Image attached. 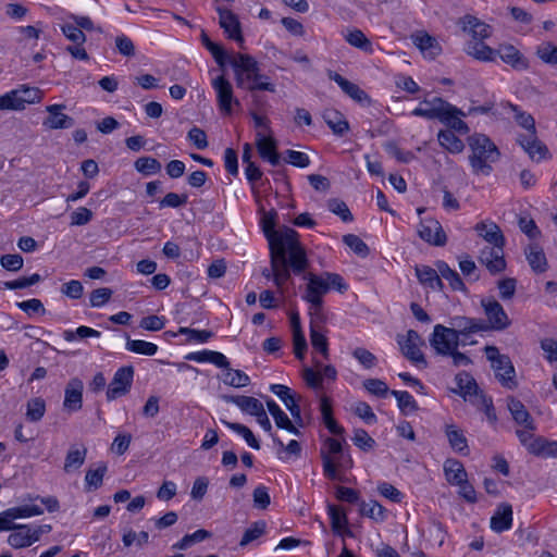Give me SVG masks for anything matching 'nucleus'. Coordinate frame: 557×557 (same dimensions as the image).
<instances>
[{"instance_id":"28","label":"nucleus","mask_w":557,"mask_h":557,"mask_svg":"<svg viewBox=\"0 0 557 557\" xmlns=\"http://www.w3.org/2000/svg\"><path fill=\"white\" fill-rule=\"evenodd\" d=\"M329 78L334 81L342 88V90L355 101L363 102L368 99V95L364 90H362L358 85L343 77L341 74L331 71L329 72Z\"/></svg>"},{"instance_id":"17","label":"nucleus","mask_w":557,"mask_h":557,"mask_svg":"<svg viewBox=\"0 0 557 557\" xmlns=\"http://www.w3.org/2000/svg\"><path fill=\"white\" fill-rule=\"evenodd\" d=\"M83 381L78 377L71 379L64 389L63 407L69 412H76L83 407Z\"/></svg>"},{"instance_id":"52","label":"nucleus","mask_w":557,"mask_h":557,"mask_svg":"<svg viewBox=\"0 0 557 557\" xmlns=\"http://www.w3.org/2000/svg\"><path fill=\"white\" fill-rule=\"evenodd\" d=\"M24 109L25 104L20 97V91L17 88L0 96V110L21 111Z\"/></svg>"},{"instance_id":"14","label":"nucleus","mask_w":557,"mask_h":557,"mask_svg":"<svg viewBox=\"0 0 557 557\" xmlns=\"http://www.w3.org/2000/svg\"><path fill=\"white\" fill-rule=\"evenodd\" d=\"M420 238L433 246H444L447 242L446 234L435 219H425L420 222L418 227Z\"/></svg>"},{"instance_id":"48","label":"nucleus","mask_w":557,"mask_h":557,"mask_svg":"<svg viewBox=\"0 0 557 557\" xmlns=\"http://www.w3.org/2000/svg\"><path fill=\"white\" fill-rule=\"evenodd\" d=\"M391 395L396 398L398 408L404 414L414 412L419 409L413 396L408 392L394 389L391 391Z\"/></svg>"},{"instance_id":"20","label":"nucleus","mask_w":557,"mask_h":557,"mask_svg":"<svg viewBox=\"0 0 557 557\" xmlns=\"http://www.w3.org/2000/svg\"><path fill=\"white\" fill-rule=\"evenodd\" d=\"M444 108L447 107V101L441 97H434L432 99H424L421 102V107H418L411 111V115L424 117L426 120H438L445 113Z\"/></svg>"},{"instance_id":"35","label":"nucleus","mask_w":557,"mask_h":557,"mask_svg":"<svg viewBox=\"0 0 557 557\" xmlns=\"http://www.w3.org/2000/svg\"><path fill=\"white\" fill-rule=\"evenodd\" d=\"M323 120L327 124V126L333 131V133L337 136H343L345 133L349 131L348 121L337 110H325L323 113Z\"/></svg>"},{"instance_id":"56","label":"nucleus","mask_w":557,"mask_h":557,"mask_svg":"<svg viewBox=\"0 0 557 557\" xmlns=\"http://www.w3.org/2000/svg\"><path fill=\"white\" fill-rule=\"evenodd\" d=\"M343 243L348 246L356 255L364 258L369 255L368 245L357 235L347 234L343 236Z\"/></svg>"},{"instance_id":"3","label":"nucleus","mask_w":557,"mask_h":557,"mask_svg":"<svg viewBox=\"0 0 557 557\" xmlns=\"http://www.w3.org/2000/svg\"><path fill=\"white\" fill-rule=\"evenodd\" d=\"M470 149L469 163L475 175L487 176L493 171V163L497 162L500 152L496 145L484 134L475 133L468 137Z\"/></svg>"},{"instance_id":"24","label":"nucleus","mask_w":557,"mask_h":557,"mask_svg":"<svg viewBox=\"0 0 557 557\" xmlns=\"http://www.w3.org/2000/svg\"><path fill=\"white\" fill-rule=\"evenodd\" d=\"M447 107L448 108H444L445 113L440 117V121L449 128L448 131L460 135L468 134L470 128L467 123L461 120L465 113L449 102H447Z\"/></svg>"},{"instance_id":"58","label":"nucleus","mask_w":557,"mask_h":557,"mask_svg":"<svg viewBox=\"0 0 557 557\" xmlns=\"http://www.w3.org/2000/svg\"><path fill=\"white\" fill-rule=\"evenodd\" d=\"M536 55L546 64L557 65V47L549 41L536 48Z\"/></svg>"},{"instance_id":"32","label":"nucleus","mask_w":557,"mask_h":557,"mask_svg":"<svg viewBox=\"0 0 557 557\" xmlns=\"http://www.w3.org/2000/svg\"><path fill=\"white\" fill-rule=\"evenodd\" d=\"M468 55L483 62L496 59V50L485 45L483 40L469 41L465 48Z\"/></svg>"},{"instance_id":"46","label":"nucleus","mask_w":557,"mask_h":557,"mask_svg":"<svg viewBox=\"0 0 557 557\" xmlns=\"http://www.w3.org/2000/svg\"><path fill=\"white\" fill-rule=\"evenodd\" d=\"M223 383L232 387H245L249 385V376L242 370L232 369L228 367L223 372Z\"/></svg>"},{"instance_id":"36","label":"nucleus","mask_w":557,"mask_h":557,"mask_svg":"<svg viewBox=\"0 0 557 557\" xmlns=\"http://www.w3.org/2000/svg\"><path fill=\"white\" fill-rule=\"evenodd\" d=\"M87 456V448L82 445L81 447L72 446L66 453L63 470L66 473L77 471L85 462Z\"/></svg>"},{"instance_id":"53","label":"nucleus","mask_w":557,"mask_h":557,"mask_svg":"<svg viewBox=\"0 0 557 557\" xmlns=\"http://www.w3.org/2000/svg\"><path fill=\"white\" fill-rule=\"evenodd\" d=\"M230 430L243 436L246 443L253 449H260V443L249 428L237 422L222 421Z\"/></svg>"},{"instance_id":"64","label":"nucleus","mask_w":557,"mask_h":557,"mask_svg":"<svg viewBox=\"0 0 557 557\" xmlns=\"http://www.w3.org/2000/svg\"><path fill=\"white\" fill-rule=\"evenodd\" d=\"M327 207L331 212L341 216V219L344 222L352 221L354 216H352L349 208L347 207V205L344 201H342L339 199H330L327 202Z\"/></svg>"},{"instance_id":"23","label":"nucleus","mask_w":557,"mask_h":557,"mask_svg":"<svg viewBox=\"0 0 557 557\" xmlns=\"http://www.w3.org/2000/svg\"><path fill=\"white\" fill-rule=\"evenodd\" d=\"M270 391L275 394L285 405L287 410L295 419L296 424L302 426V418L299 405L295 400V396L288 386L283 384H272Z\"/></svg>"},{"instance_id":"54","label":"nucleus","mask_w":557,"mask_h":557,"mask_svg":"<svg viewBox=\"0 0 557 557\" xmlns=\"http://www.w3.org/2000/svg\"><path fill=\"white\" fill-rule=\"evenodd\" d=\"M134 166H135L136 171H138L139 173H141L146 176L157 174L162 169L161 163L152 157L138 158L135 161Z\"/></svg>"},{"instance_id":"63","label":"nucleus","mask_w":557,"mask_h":557,"mask_svg":"<svg viewBox=\"0 0 557 557\" xmlns=\"http://www.w3.org/2000/svg\"><path fill=\"white\" fill-rule=\"evenodd\" d=\"M115 47L117 52L123 57L132 58L136 54L133 40L124 34L115 37Z\"/></svg>"},{"instance_id":"45","label":"nucleus","mask_w":557,"mask_h":557,"mask_svg":"<svg viewBox=\"0 0 557 557\" xmlns=\"http://www.w3.org/2000/svg\"><path fill=\"white\" fill-rule=\"evenodd\" d=\"M46 413V401L41 397L30 398L26 403L25 417L29 422H38Z\"/></svg>"},{"instance_id":"51","label":"nucleus","mask_w":557,"mask_h":557,"mask_svg":"<svg viewBox=\"0 0 557 557\" xmlns=\"http://www.w3.org/2000/svg\"><path fill=\"white\" fill-rule=\"evenodd\" d=\"M360 513L376 522H383L386 518L384 507L375 500L362 502L360 504Z\"/></svg>"},{"instance_id":"55","label":"nucleus","mask_w":557,"mask_h":557,"mask_svg":"<svg viewBox=\"0 0 557 557\" xmlns=\"http://www.w3.org/2000/svg\"><path fill=\"white\" fill-rule=\"evenodd\" d=\"M265 528L267 523L262 520L253 522L252 525L244 532L239 546L245 547L251 542L258 540L264 534Z\"/></svg>"},{"instance_id":"33","label":"nucleus","mask_w":557,"mask_h":557,"mask_svg":"<svg viewBox=\"0 0 557 557\" xmlns=\"http://www.w3.org/2000/svg\"><path fill=\"white\" fill-rule=\"evenodd\" d=\"M416 275L419 282L428 288L433 290L443 289V283L440 278L437 271L429 265L416 267Z\"/></svg>"},{"instance_id":"16","label":"nucleus","mask_w":557,"mask_h":557,"mask_svg":"<svg viewBox=\"0 0 557 557\" xmlns=\"http://www.w3.org/2000/svg\"><path fill=\"white\" fill-rule=\"evenodd\" d=\"M504 246H486L479 256V260L484 264L492 274L499 273L505 270L506 261L504 258Z\"/></svg>"},{"instance_id":"59","label":"nucleus","mask_w":557,"mask_h":557,"mask_svg":"<svg viewBox=\"0 0 557 557\" xmlns=\"http://www.w3.org/2000/svg\"><path fill=\"white\" fill-rule=\"evenodd\" d=\"M210 535H211L210 532H208L207 530L199 529L191 534L184 535L180 542L174 544L173 547L177 548V549H186L194 543H199V542L205 541L206 539L210 537Z\"/></svg>"},{"instance_id":"31","label":"nucleus","mask_w":557,"mask_h":557,"mask_svg":"<svg viewBox=\"0 0 557 557\" xmlns=\"http://www.w3.org/2000/svg\"><path fill=\"white\" fill-rule=\"evenodd\" d=\"M475 231L483 237L488 244L493 246H504L505 237L499 226L494 222H480L475 225Z\"/></svg>"},{"instance_id":"44","label":"nucleus","mask_w":557,"mask_h":557,"mask_svg":"<svg viewBox=\"0 0 557 557\" xmlns=\"http://www.w3.org/2000/svg\"><path fill=\"white\" fill-rule=\"evenodd\" d=\"M310 342L314 350H318L324 359L330 358L329 342L321 326H310Z\"/></svg>"},{"instance_id":"9","label":"nucleus","mask_w":557,"mask_h":557,"mask_svg":"<svg viewBox=\"0 0 557 557\" xmlns=\"http://www.w3.org/2000/svg\"><path fill=\"white\" fill-rule=\"evenodd\" d=\"M134 372L133 366H124L115 371L107 389V399L109 401L120 398L131 391Z\"/></svg>"},{"instance_id":"62","label":"nucleus","mask_w":557,"mask_h":557,"mask_svg":"<svg viewBox=\"0 0 557 557\" xmlns=\"http://www.w3.org/2000/svg\"><path fill=\"white\" fill-rule=\"evenodd\" d=\"M177 334H184L187 335L188 342H196V343H207L212 336L213 333L208 330H195L189 327H180Z\"/></svg>"},{"instance_id":"30","label":"nucleus","mask_w":557,"mask_h":557,"mask_svg":"<svg viewBox=\"0 0 557 557\" xmlns=\"http://www.w3.org/2000/svg\"><path fill=\"white\" fill-rule=\"evenodd\" d=\"M344 39L354 48L361 50L367 54L374 52L372 41L359 28H348L344 33Z\"/></svg>"},{"instance_id":"40","label":"nucleus","mask_w":557,"mask_h":557,"mask_svg":"<svg viewBox=\"0 0 557 557\" xmlns=\"http://www.w3.org/2000/svg\"><path fill=\"white\" fill-rule=\"evenodd\" d=\"M329 516H330L331 525H332V529L334 532H336L338 534H342L344 532L348 536L352 535L351 531L348 530V528H347V525H348L347 516L341 507L335 506V505H329Z\"/></svg>"},{"instance_id":"1","label":"nucleus","mask_w":557,"mask_h":557,"mask_svg":"<svg viewBox=\"0 0 557 557\" xmlns=\"http://www.w3.org/2000/svg\"><path fill=\"white\" fill-rule=\"evenodd\" d=\"M261 225L269 242L270 257L275 276V286L282 292L285 283L290 278L289 268L294 273L300 274L308 267L304 248L298 240V234L290 227L275 230L276 212H264Z\"/></svg>"},{"instance_id":"29","label":"nucleus","mask_w":557,"mask_h":557,"mask_svg":"<svg viewBox=\"0 0 557 557\" xmlns=\"http://www.w3.org/2000/svg\"><path fill=\"white\" fill-rule=\"evenodd\" d=\"M13 531L8 536V543L13 548L28 547L36 542V536H33L32 529L26 524H16Z\"/></svg>"},{"instance_id":"60","label":"nucleus","mask_w":557,"mask_h":557,"mask_svg":"<svg viewBox=\"0 0 557 557\" xmlns=\"http://www.w3.org/2000/svg\"><path fill=\"white\" fill-rule=\"evenodd\" d=\"M352 443L363 451H370L375 447V441L363 429L354 431Z\"/></svg>"},{"instance_id":"11","label":"nucleus","mask_w":557,"mask_h":557,"mask_svg":"<svg viewBox=\"0 0 557 557\" xmlns=\"http://www.w3.org/2000/svg\"><path fill=\"white\" fill-rule=\"evenodd\" d=\"M398 344L400 346L403 355L416 364L426 366V360L424 358L423 352L420 349V346L423 344V341L418 332L413 330H409L405 337H398Z\"/></svg>"},{"instance_id":"43","label":"nucleus","mask_w":557,"mask_h":557,"mask_svg":"<svg viewBox=\"0 0 557 557\" xmlns=\"http://www.w3.org/2000/svg\"><path fill=\"white\" fill-rule=\"evenodd\" d=\"M125 349L137 355L154 356L158 351V346L151 342L132 339L129 336H126Z\"/></svg>"},{"instance_id":"2","label":"nucleus","mask_w":557,"mask_h":557,"mask_svg":"<svg viewBox=\"0 0 557 557\" xmlns=\"http://www.w3.org/2000/svg\"><path fill=\"white\" fill-rule=\"evenodd\" d=\"M230 63L238 88L250 92L258 90L275 92V85L270 82L269 76L261 73L258 62L251 55L238 53L231 59Z\"/></svg>"},{"instance_id":"34","label":"nucleus","mask_w":557,"mask_h":557,"mask_svg":"<svg viewBox=\"0 0 557 557\" xmlns=\"http://www.w3.org/2000/svg\"><path fill=\"white\" fill-rule=\"evenodd\" d=\"M525 258L535 273H544L548 268L546 256L543 249L536 244L529 245L525 249Z\"/></svg>"},{"instance_id":"8","label":"nucleus","mask_w":557,"mask_h":557,"mask_svg":"<svg viewBox=\"0 0 557 557\" xmlns=\"http://www.w3.org/2000/svg\"><path fill=\"white\" fill-rule=\"evenodd\" d=\"M314 369L305 367L302 379L308 387L320 391L323 388L324 380L334 382L337 379V370L332 364L323 366L321 361L313 359Z\"/></svg>"},{"instance_id":"22","label":"nucleus","mask_w":557,"mask_h":557,"mask_svg":"<svg viewBox=\"0 0 557 557\" xmlns=\"http://www.w3.org/2000/svg\"><path fill=\"white\" fill-rule=\"evenodd\" d=\"M308 281L305 295L302 298L306 301H323V296L329 292V286L325 283L324 276L308 273L304 276Z\"/></svg>"},{"instance_id":"47","label":"nucleus","mask_w":557,"mask_h":557,"mask_svg":"<svg viewBox=\"0 0 557 557\" xmlns=\"http://www.w3.org/2000/svg\"><path fill=\"white\" fill-rule=\"evenodd\" d=\"M108 471V467L104 462L98 463L96 469H88L85 475L86 488L97 490L102 485L103 476Z\"/></svg>"},{"instance_id":"27","label":"nucleus","mask_w":557,"mask_h":557,"mask_svg":"<svg viewBox=\"0 0 557 557\" xmlns=\"http://www.w3.org/2000/svg\"><path fill=\"white\" fill-rule=\"evenodd\" d=\"M508 409L513 418V420L524 428L529 430H535L534 421L527 410L525 406L515 397H509L507 400Z\"/></svg>"},{"instance_id":"21","label":"nucleus","mask_w":557,"mask_h":557,"mask_svg":"<svg viewBox=\"0 0 557 557\" xmlns=\"http://www.w3.org/2000/svg\"><path fill=\"white\" fill-rule=\"evenodd\" d=\"M256 146L259 156L271 165L276 166L281 163V156L277 152L274 138L265 136L262 132H258L256 135Z\"/></svg>"},{"instance_id":"37","label":"nucleus","mask_w":557,"mask_h":557,"mask_svg":"<svg viewBox=\"0 0 557 557\" xmlns=\"http://www.w3.org/2000/svg\"><path fill=\"white\" fill-rule=\"evenodd\" d=\"M445 434L448 438L450 447L462 455L469 454L468 441L463 434V432L457 429L454 424H448L445 428Z\"/></svg>"},{"instance_id":"41","label":"nucleus","mask_w":557,"mask_h":557,"mask_svg":"<svg viewBox=\"0 0 557 557\" xmlns=\"http://www.w3.org/2000/svg\"><path fill=\"white\" fill-rule=\"evenodd\" d=\"M228 400L234 403L242 411L255 417L264 409L262 403L251 396H232Z\"/></svg>"},{"instance_id":"13","label":"nucleus","mask_w":557,"mask_h":557,"mask_svg":"<svg viewBox=\"0 0 557 557\" xmlns=\"http://www.w3.org/2000/svg\"><path fill=\"white\" fill-rule=\"evenodd\" d=\"M219 13V24L227 37L236 42L243 48L244 37L242 33V25L236 14H234L231 10L224 8L216 9Z\"/></svg>"},{"instance_id":"50","label":"nucleus","mask_w":557,"mask_h":557,"mask_svg":"<svg viewBox=\"0 0 557 557\" xmlns=\"http://www.w3.org/2000/svg\"><path fill=\"white\" fill-rule=\"evenodd\" d=\"M456 383L460 389V395L465 399H467V397H472L479 391L475 380L466 372L458 373L456 375Z\"/></svg>"},{"instance_id":"61","label":"nucleus","mask_w":557,"mask_h":557,"mask_svg":"<svg viewBox=\"0 0 557 557\" xmlns=\"http://www.w3.org/2000/svg\"><path fill=\"white\" fill-rule=\"evenodd\" d=\"M17 89L25 106L39 103L44 96L42 91L37 87L21 85Z\"/></svg>"},{"instance_id":"39","label":"nucleus","mask_w":557,"mask_h":557,"mask_svg":"<svg viewBox=\"0 0 557 557\" xmlns=\"http://www.w3.org/2000/svg\"><path fill=\"white\" fill-rule=\"evenodd\" d=\"M437 140L441 147L453 154L461 153L465 149L463 141L453 131L441 129L437 133Z\"/></svg>"},{"instance_id":"26","label":"nucleus","mask_w":557,"mask_h":557,"mask_svg":"<svg viewBox=\"0 0 557 557\" xmlns=\"http://www.w3.org/2000/svg\"><path fill=\"white\" fill-rule=\"evenodd\" d=\"M512 525V507L507 503L500 504L491 518V528L493 531L502 533L509 530Z\"/></svg>"},{"instance_id":"25","label":"nucleus","mask_w":557,"mask_h":557,"mask_svg":"<svg viewBox=\"0 0 557 557\" xmlns=\"http://www.w3.org/2000/svg\"><path fill=\"white\" fill-rule=\"evenodd\" d=\"M497 55L503 62L509 64L517 71H524L529 67L527 58L512 45H500L496 50V57Z\"/></svg>"},{"instance_id":"19","label":"nucleus","mask_w":557,"mask_h":557,"mask_svg":"<svg viewBox=\"0 0 557 557\" xmlns=\"http://www.w3.org/2000/svg\"><path fill=\"white\" fill-rule=\"evenodd\" d=\"M518 143L533 161L540 162L548 154L546 145L537 138L536 133L519 135Z\"/></svg>"},{"instance_id":"7","label":"nucleus","mask_w":557,"mask_h":557,"mask_svg":"<svg viewBox=\"0 0 557 557\" xmlns=\"http://www.w3.org/2000/svg\"><path fill=\"white\" fill-rule=\"evenodd\" d=\"M429 342L434 351L444 357L447 354H451L455 348L461 345V342L458 339L457 335H455L454 331L443 324H436L434 326Z\"/></svg>"},{"instance_id":"57","label":"nucleus","mask_w":557,"mask_h":557,"mask_svg":"<svg viewBox=\"0 0 557 557\" xmlns=\"http://www.w3.org/2000/svg\"><path fill=\"white\" fill-rule=\"evenodd\" d=\"M509 108L515 112V121L524 129L528 131V133H536L535 128V120L534 117L524 112L521 111L518 106L516 104H509Z\"/></svg>"},{"instance_id":"18","label":"nucleus","mask_w":557,"mask_h":557,"mask_svg":"<svg viewBox=\"0 0 557 557\" xmlns=\"http://www.w3.org/2000/svg\"><path fill=\"white\" fill-rule=\"evenodd\" d=\"M64 104H50L46 107L48 116L44 120L42 125L49 129H64L74 126V119L64 114Z\"/></svg>"},{"instance_id":"12","label":"nucleus","mask_w":557,"mask_h":557,"mask_svg":"<svg viewBox=\"0 0 557 557\" xmlns=\"http://www.w3.org/2000/svg\"><path fill=\"white\" fill-rule=\"evenodd\" d=\"M212 87L215 90L216 101L221 112L231 114L233 103L239 106V101L234 98L232 84L223 75H220L212 81Z\"/></svg>"},{"instance_id":"49","label":"nucleus","mask_w":557,"mask_h":557,"mask_svg":"<svg viewBox=\"0 0 557 557\" xmlns=\"http://www.w3.org/2000/svg\"><path fill=\"white\" fill-rule=\"evenodd\" d=\"M414 44L423 53H426L430 58H435L441 51L436 39L428 34L417 35L414 38Z\"/></svg>"},{"instance_id":"6","label":"nucleus","mask_w":557,"mask_h":557,"mask_svg":"<svg viewBox=\"0 0 557 557\" xmlns=\"http://www.w3.org/2000/svg\"><path fill=\"white\" fill-rule=\"evenodd\" d=\"M449 327L457 335L461 345H473L474 341H469L472 334L485 332L488 330V325L485 321L465 315H455L449 319Z\"/></svg>"},{"instance_id":"38","label":"nucleus","mask_w":557,"mask_h":557,"mask_svg":"<svg viewBox=\"0 0 557 557\" xmlns=\"http://www.w3.org/2000/svg\"><path fill=\"white\" fill-rule=\"evenodd\" d=\"M529 453L541 457H557V441H548L536 436L529 445Z\"/></svg>"},{"instance_id":"10","label":"nucleus","mask_w":557,"mask_h":557,"mask_svg":"<svg viewBox=\"0 0 557 557\" xmlns=\"http://www.w3.org/2000/svg\"><path fill=\"white\" fill-rule=\"evenodd\" d=\"M481 306L487 319L488 330L503 331L510 325V320L503 306L494 298H484Z\"/></svg>"},{"instance_id":"42","label":"nucleus","mask_w":557,"mask_h":557,"mask_svg":"<svg viewBox=\"0 0 557 557\" xmlns=\"http://www.w3.org/2000/svg\"><path fill=\"white\" fill-rule=\"evenodd\" d=\"M444 472L449 484L455 485L467 479V472L462 463L456 459H447L444 463Z\"/></svg>"},{"instance_id":"5","label":"nucleus","mask_w":557,"mask_h":557,"mask_svg":"<svg viewBox=\"0 0 557 557\" xmlns=\"http://www.w3.org/2000/svg\"><path fill=\"white\" fill-rule=\"evenodd\" d=\"M484 351L500 385L508 389H515L518 386V382L516 380V370L509 356L500 354L496 346H486Z\"/></svg>"},{"instance_id":"15","label":"nucleus","mask_w":557,"mask_h":557,"mask_svg":"<svg viewBox=\"0 0 557 557\" xmlns=\"http://www.w3.org/2000/svg\"><path fill=\"white\" fill-rule=\"evenodd\" d=\"M458 25L465 33L471 36V41L487 39L493 33L491 25L470 14L460 17Z\"/></svg>"},{"instance_id":"4","label":"nucleus","mask_w":557,"mask_h":557,"mask_svg":"<svg viewBox=\"0 0 557 557\" xmlns=\"http://www.w3.org/2000/svg\"><path fill=\"white\" fill-rule=\"evenodd\" d=\"M324 444L327 447V451L321 450L323 474L329 480H341L339 469L351 467L352 460L349 456H344L343 447L338 440L327 437Z\"/></svg>"}]
</instances>
